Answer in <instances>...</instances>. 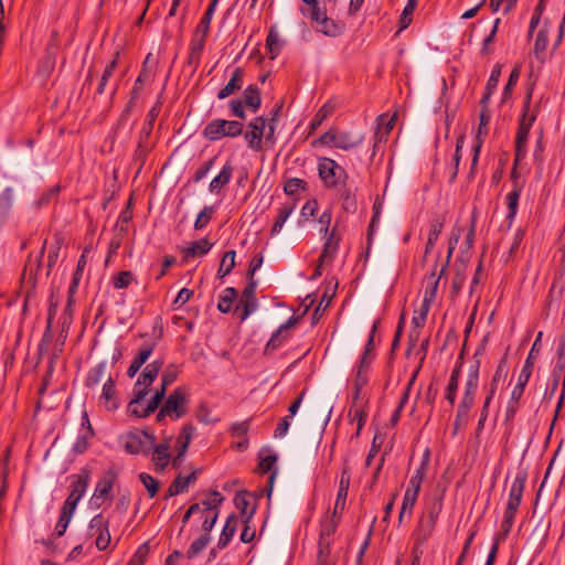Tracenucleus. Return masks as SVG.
I'll list each match as a JSON object with an SVG mask.
<instances>
[{
    "mask_svg": "<svg viewBox=\"0 0 565 565\" xmlns=\"http://www.w3.org/2000/svg\"><path fill=\"white\" fill-rule=\"evenodd\" d=\"M307 8H301V13L308 15L310 20L317 23L316 30L327 36H339L344 31V23L328 18L326 4H321L319 0H302Z\"/></svg>",
    "mask_w": 565,
    "mask_h": 565,
    "instance_id": "nucleus-1",
    "label": "nucleus"
},
{
    "mask_svg": "<svg viewBox=\"0 0 565 565\" xmlns=\"http://www.w3.org/2000/svg\"><path fill=\"white\" fill-rule=\"evenodd\" d=\"M244 125L237 120L213 119L202 131L209 141H216L224 137L235 138L243 134Z\"/></svg>",
    "mask_w": 565,
    "mask_h": 565,
    "instance_id": "nucleus-2",
    "label": "nucleus"
},
{
    "mask_svg": "<svg viewBox=\"0 0 565 565\" xmlns=\"http://www.w3.org/2000/svg\"><path fill=\"white\" fill-rule=\"evenodd\" d=\"M319 177L328 189H335L348 179L345 170L330 158H320L318 163Z\"/></svg>",
    "mask_w": 565,
    "mask_h": 565,
    "instance_id": "nucleus-3",
    "label": "nucleus"
},
{
    "mask_svg": "<svg viewBox=\"0 0 565 565\" xmlns=\"http://www.w3.org/2000/svg\"><path fill=\"white\" fill-rule=\"evenodd\" d=\"M209 495L210 498L204 499L201 502H196L198 504H201L199 513L204 516L201 530L205 531L207 529H213L220 514V508L225 501L224 495L216 489L210 490Z\"/></svg>",
    "mask_w": 565,
    "mask_h": 565,
    "instance_id": "nucleus-4",
    "label": "nucleus"
},
{
    "mask_svg": "<svg viewBox=\"0 0 565 565\" xmlns=\"http://www.w3.org/2000/svg\"><path fill=\"white\" fill-rule=\"evenodd\" d=\"M156 443V436L148 430L129 433L125 443V450L130 455H149Z\"/></svg>",
    "mask_w": 565,
    "mask_h": 565,
    "instance_id": "nucleus-5",
    "label": "nucleus"
},
{
    "mask_svg": "<svg viewBox=\"0 0 565 565\" xmlns=\"http://www.w3.org/2000/svg\"><path fill=\"white\" fill-rule=\"evenodd\" d=\"M186 388L177 387L164 401L163 413H169V417L173 420L183 417L188 413Z\"/></svg>",
    "mask_w": 565,
    "mask_h": 565,
    "instance_id": "nucleus-6",
    "label": "nucleus"
},
{
    "mask_svg": "<svg viewBox=\"0 0 565 565\" xmlns=\"http://www.w3.org/2000/svg\"><path fill=\"white\" fill-rule=\"evenodd\" d=\"M318 142L327 147L350 150L359 146L361 143V139L353 138L349 132L339 131L335 128H330L322 136H320Z\"/></svg>",
    "mask_w": 565,
    "mask_h": 565,
    "instance_id": "nucleus-7",
    "label": "nucleus"
},
{
    "mask_svg": "<svg viewBox=\"0 0 565 565\" xmlns=\"http://www.w3.org/2000/svg\"><path fill=\"white\" fill-rule=\"evenodd\" d=\"M479 362L475 361L468 369L463 394L458 407L471 411L479 387Z\"/></svg>",
    "mask_w": 565,
    "mask_h": 565,
    "instance_id": "nucleus-8",
    "label": "nucleus"
},
{
    "mask_svg": "<svg viewBox=\"0 0 565 565\" xmlns=\"http://www.w3.org/2000/svg\"><path fill=\"white\" fill-rule=\"evenodd\" d=\"M109 522L102 513L95 515L88 524V535L95 536V545L99 551H105L110 543Z\"/></svg>",
    "mask_w": 565,
    "mask_h": 565,
    "instance_id": "nucleus-9",
    "label": "nucleus"
},
{
    "mask_svg": "<svg viewBox=\"0 0 565 565\" xmlns=\"http://www.w3.org/2000/svg\"><path fill=\"white\" fill-rule=\"evenodd\" d=\"M152 129H153V127H151L150 125H145V124L142 125V127L140 129L137 147H136V150L132 156L134 161L136 163H138L137 173H139L141 171V169L143 168V166L147 161L148 154L153 149V143L150 142V136H151Z\"/></svg>",
    "mask_w": 565,
    "mask_h": 565,
    "instance_id": "nucleus-10",
    "label": "nucleus"
},
{
    "mask_svg": "<svg viewBox=\"0 0 565 565\" xmlns=\"http://www.w3.org/2000/svg\"><path fill=\"white\" fill-rule=\"evenodd\" d=\"M526 480H527V471L525 469H520L516 472L514 480L511 484V489L509 492V499H508L505 509L518 512L519 507L522 502Z\"/></svg>",
    "mask_w": 565,
    "mask_h": 565,
    "instance_id": "nucleus-11",
    "label": "nucleus"
},
{
    "mask_svg": "<svg viewBox=\"0 0 565 565\" xmlns=\"http://www.w3.org/2000/svg\"><path fill=\"white\" fill-rule=\"evenodd\" d=\"M516 167H518V164H515V159H514L513 168L511 170V179L513 180L514 186H513V190L507 195L508 209H509L507 220L509 222V225L512 224V222L516 215L519 200H520L521 192H522V184L519 183L520 174L516 170Z\"/></svg>",
    "mask_w": 565,
    "mask_h": 565,
    "instance_id": "nucleus-12",
    "label": "nucleus"
},
{
    "mask_svg": "<svg viewBox=\"0 0 565 565\" xmlns=\"http://www.w3.org/2000/svg\"><path fill=\"white\" fill-rule=\"evenodd\" d=\"M157 65V62L152 60L151 53H149L145 61L142 62L141 70L139 72L138 77L135 81L134 87L131 89V95L134 97H139L143 86L151 79L153 76L154 67Z\"/></svg>",
    "mask_w": 565,
    "mask_h": 565,
    "instance_id": "nucleus-13",
    "label": "nucleus"
},
{
    "mask_svg": "<svg viewBox=\"0 0 565 565\" xmlns=\"http://www.w3.org/2000/svg\"><path fill=\"white\" fill-rule=\"evenodd\" d=\"M172 437H166L159 445H153L152 448V462L154 465V470L157 472H163V470L168 467L170 461V445Z\"/></svg>",
    "mask_w": 565,
    "mask_h": 565,
    "instance_id": "nucleus-14",
    "label": "nucleus"
},
{
    "mask_svg": "<svg viewBox=\"0 0 565 565\" xmlns=\"http://www.w3.org/2000/svg\"><path fill=\"white\" fill-rule=\"evenodd\" d=\"M71 492L67 498L72 499L73 501L79 502V500L83 498L88 483L90 479L89 470L82 469L78 475H73L71 477Z\"/></svg>",
    "mask_w": 565,
    "mask_h": 565,
    "instance_id": "nucleus-15",
    "label": "nucleus"
},
{
    "mask_svg": "<svg viewBox=\"0 0 565 565\" xmlns=\"http://www.w3.org/2000/svg\"><path fill=\"white\" fill-rule=\"evenodd\" d=\"M532 94H533V87H529L525 98H524L522 116L519 120V126H518V130H516V132L524 134L526 136H529L531 127L536 119L535 113L530 114Z\"/></svg>",
    "mask_w": 565,
    "mask_h": 565,
    "instance_id": "nucleus-16",
    "label": "nucleus"
},
{
    "mask_svg": "<svg viewBox=\"0 0 565 565\" xmlns=\"http://www.w3.org/2000/svg\"><path fill=\"white\" fill-rule=\"evenodd\" d=\"M117 478L118 473L115 469L106 470L97 482L93 497L95 499L109 497Z\"/></svg>",
    "mask_w": 565,
    "mask_h": 565,
    "instance_id": "nucleus-17",
    "label": "nucleus"
},
{
    "mask_svg": "<svg viewBox=\"0 0 565 565\" xmlns=\"http://www.w3.org/2000/svg\"><path fill=\"white\" fill-rule=\"evenodd\" d=\"M234 173V166L231 160L226 161L222 170L215 175L210 182L209 190L211 193L218 194L223 188H225Z\"/></svg>",
    "mask_w": 565,
    "mask_h": 565,
    "instance_id": "nucleus-18",
    "label": "nucleus"
},
{
    "mask_svg": "<svg viewBox=\"0 0 565 565\" xmlns=\"http://www.w3.org/2000/svg\"><path fill=\"white\" fill-rule=\"evenodd\" d=\"M397 113L395 111L391 117L387 114H382L377 117V128L375 131V143L385 142L392 129L395 126Z\"/></svg>",
    "mask_w": 565,
    "mask_h": 565,
    "instance_id": "nucleus-19",
    "label": "nucleus"
},
{
    "mask_svg": "<svg viewBox=\"0 0 565 565\" xmlns=\"http://www.w3.org/2000/svg\"><path fill=\"white\" fill-rule=\"evenodd\" d=\"M244 75V70L242 67H236L228 83L218 92L217 98L224 99L239 90L243 86Z\"/></svg>",
    "mask_w": 565,
    "mask_h": 565,
    "instance_id": "nucleus-20",
    "label": "nucleus"
},
{
    "mask_svg": "<svg viewBox=\"0 0 565 565\" xmlns=\"http://www.w3.org/2000/svg\"><path fill=\"white\" fill-rule=\"evenodd\" d=\"M82 419H83L82 426L86 427L87 430L84 435L78 436L75 444L73 445L72 451L75 455L84 454L88 449V446H89L88 439L94 436V430L92 428V425L89 423L88 415L86 412L83 413Z\"/></svg>",
    "mask_w": 565,
    "mask_h": 565,
    "instance_id": "nucleus-21",
    "label": "nucleus"
},
{
    "mask_svg": "<svg viewBox=\"0 0 565 565\" xmlns=\"http://www.w3.org/2000/svg\"><path fill=\"white\" fill-rule=\"evenodd\" d=\"M156 348V342H150L149 344H145L138 352V354L132 360L131 364L127 370V375L129 377H134L136 373L140 370V367L147 362L152 351Z\"/></svg>",
    "mask_w": 565,
    "mask_h": 565,
    "instance_id": "nucleus-22",
    "label": "nucleus"
},
{
    "mask_svg": "<svg viewBox=\"0 0 565 565\" xmlns=\"http://www.w3.org/2000/svg\"><path fill=\"white\" fill-rule=\"evenodd\" d=\"M57 51L58 44L56 40V34H53L45 49V56L41 65V70L43 73L50 74L54 70L56 64Z\"/></svg>",
    "mask_w": 565,
    "mask_h": 565,
    "instance_id": "nucleus-23",
    "label": "nucleus"
},
{
    "mask_svg": "<svg viewBox=\"0 0 565 565\" xmlns=\"http://www.w3.org/2000/svg\"><path fill=\"white\" fill-rule=\"evenodd\" d=\"M110 375L109 367L105 361L98 363L95 367L90 369L85 379V386L88 388L96 387L103 379Z\"/></svg>",
    "mask_w": 565,
    "mask_h": 565,
    "instance_id": "nucleus-24",
    "label": "nucleus"
},
{
    "mask_svg": "<svg viewBox=\"0 0 565 565\" xmlns=\"http://www.w3.org/2000/svg\"><path fill=\"white\" fill-rule=\"evenodd\" d=\"M237 524H238L237 516L234 513L228 515V518L225 522V525L221 532V535H220V539L217 542V548L223 550L228 545V543L231 542L232 537L234 536V534L236 532Z\"/></svg>",
    "mask_w": 565,
    "mask_h": 565,
    "instance_id": "nucleus-25",
    "label": "nucleus"
},
{
    "mask_svg": "<svg viewBox=\"0 0 565 565\" xmlns=\"http://www.w3.org/2000/svg\"><path fill=\"white\" fill-rule=\"evenodd\" d=\"M429 468V451L427 450L420 461L419 467L416 469L414 476L409 480L408 489L419 492L422 482Z\"/></svg>",
    "mask_w": 565,
    "mask_h": 565,
    "instance_id": "nucleus-26",
    "label": "nucleus"
},
{
    "mask_svg": "<svg viewBox=\"0 0 565 565\" xmlns=\"http://www.w3.org/2000/svg\"><path fill=\"white\" fill-rule=\"evenodd\" d=\"M163 366L162 361H153L149 363L143 371L141 372L139 379L137 380L136 386L143 385L146 387L150 386L154 379L158 376L161 367Z\"/></svg>",
    "mask_w": 565,
    "mask_h": 565,
    "instance_id": "nucleus-27",
    "label": "nucleus"
},
{
    "mask_svg": "<svg viewBox=\"0 0 565 565\" xmlns=\"http://www.w3.org/2000/svg\"><path fill=\"white\" fill-rule=\"evenodd\" d=\"M339 198L342 201V207L347 213H355L358 210V202L354 191L347 186V183L338 186Z\"/></svg>",
    "mask_w": 565,
    "mask_h": 565,
    "instance_id": "nucleus-28",
    "label": "nucleus"
},
{
    "mask_svg": "<svg viewBox=\"0 0 565 565\" xmlns=\"http://www.w3.org/2000/svg\"><path fill=\"white\" fill-rule=\"evenodd\" d=\"M213 244L209 242L207 238H201L199 241L193 242L189 247L183 249V258H193V257H200L205 254H207Z\"/></svg>",
    "mask_w": 565,
    "mask_h": 565,
    "instance_id": "nucleus-29",
    "label": "nucleus"
},
{
    "mask_svg": "<svg viewBox=\"0 0 565 565\" xmlns=\"http://www.w3.org/2000/svg\"><path fill=\"white\" fill-rule=\"evenodd\" d=\"M20 194V190L11 186L6 188L0 194V220L7 217L13 206L14 199Z\"/></svg>",
    "mask_w": 565,
    "mask_h": 565,
    "instance_id": "nucleus-30",
    "label": "nucleus"
},
{
    "mask_svg": "<svg viewBox=\"0 0 565 565\" xmlns=\"http://www.w3.org/2000/svg\"><path fill=\"white\" fill-rule=\"evenodd\" d=\"M102 397L105 399V405L108 409L115 411L119 407V402L116 397L115 381L111 379V375H108L103 385Z\"/></svg>",
    "mask_w": 565,
    "mask_h": 565,
    "instance_id": "nucleus-31",
    "label": "nucleus"
},
{
    "mask_svg": "<svg viewBox=\"0 0 565 565\" xmlns=\"http://www.w3.org/2000/svg\"><path fill=\"white\" fill-rule=\"evenodd\" d=\"M248 495L249 492L247 490H242L237 492L234 498V504L241 511V514L244 518V523H249L250 519L253 518L256 511V507H253L249 512L247 511V508L249 505V502L247 500Z\"/></svg>",
    "mask_w": 565,
    "mask_h": 565,
    "instance_id": "nucleus-32",
    "label": "nucleus"
},
{
    "mask_svg": "<svg viewBox=\"0 0 565 565\" xmlns=\"http://www.w3.org/2000/svg\"><path fill=\"white\" fill-rule=\"evenodd\" d=\"M349 487H350L349 468H344L342 470L341 478H340L339 490H338V495H337L335 505H334V512L337 511L338 508H340L341 510L344 509L345 500H347L348 492H349Z\"/></svg>",
    "mask_w": 565,
    "mask_h": 565,
    "instance_id": "nucleus-33",
    "label": "nucleus"
},
{
    "mask_svg": "<svg viewBox=\"0 0 565 565\" xmlns=\"http://www.w3.org/2000/svg\"><path fill=\"white\" fill-rule=\"evenodd\" d=\"M243 103L246 107H250L254 113H256L260 105V90L255 85H249L243 92Z\"/></svg>",
    "mask_w": 565,
    "mask_h": 565,
    "instance_id": "nucleus-34",
    "label": "nucleus"
},
{
    "mask_svg": "<svg viewBox=\"0 0 565 565\" xmlns=\"http://www.w3.org/2000/svg\"><path fill=\"white\" fill-rule=\"evenodd\" d=\"M194 426L191 423H186L183 425V427L180 430V434L177 438V451L180 452V455H185L190 441L194 434Z\"/></svg>",
    "mask_w": 565,
    "mask_h": 565,
    "instance_id": "nucleus-35",
    "label": "nucleus"
},
{
    "mask_svg": "<svg viewBox=\"0 0 565 565\" xmlns=\"http://www.w3.org/2000/svg\"><path fill=\"white\" fill-rule=\"evenodd\" d=\"M218 3V0H211L207 9L205 10L203 17L201 18L199 24L195 28L194 33L201 34L203 36H207L210 32V24L213 18V13Z\"/></svg>",
    "mask_w": 565,
    "mask_h": 565,
    "instance_id": "nucleus-36",
    "label": "nucleus"
},
{
    "mask_svg": "<svg viewBox=\"0 0 565 565\" xmlns=\"http://www.w3.org/2000/svg\"><path fill=\"white\" fill-rule=\"evenodd\" d=\"M247 127L248 130L244 134V137L247 140L248 147L252 150L260 151L265 131L259 129V126L248 124Z\"/></svg>",
    "mask_w": 565,
    "mask_h": 565,
    "instance_id": "nucleus-37",
    "label": "nucleus"
},
{
    "mask_svg": "<svg viewBox=\"0 0 565 565\" xmlns=\"http://www.w3.org/2000/svg\"><path fill=\"white\" fill-rule=\"evenodd\" d=\"M548 42V31L546 26H543L536 35V40L534 43V55L541 62L544 63L546 56V49Z\"/></svg>",
    "mask_w": 565,
    "mask_h": 565,
    "instance_id": "nucleus-38",
    "label": "nucleus"
},
{
    "mask_svg": "<svg viewBox=\"0 0 565 565\" xmlns=\"http://www.w3.org/2000/svg\"><path fill=\"white\" fill-rule=\"evenodd\" d=\"M118 60H119V52L117 51L114 54V58L106 65L104 72L102 74V77L99 79L97 90H96V93L98 95H104L106 93V86L108 84V79L113 76L115 70L117 68Z\"/></svg>",
    "mask_w": 565,
    "mask_h": 565,
    "instance_id": "nucleus-39",
    "label": "nucleus"
},
{
    "mask_svg": "<svg viewBox=\"0 0 565 565\" xmlns=\"http://www.w3.org/2000/svg\"><path fill=\"white\" fill-rule=\"evenodd\" d=\"M340 238L335 235L334 231L327 234V239L324 242L322 253L318 259V262L323 263L326 259L331 260L334 253L339 247Z\"/></svg>",
    "mask_w": 565,
    "mask_h": 565,
    "instance_id": "nucleus-40",
    "label": "nucleus"
},
{
    "mask_svg": "<svg viewBox=\"0 0 565 565\" xmlns=\"http://www.w3.org/2000/svg\"><path fill=\"white\" fill-rule=\"evenodd\" d=\"M237 290L234 287H227L223 290V295L220 297L217 302V309L222 313H228L233 309V303L237 299Z\"/></svg>",
    "mask_w": 565,
    "mask_h": 565,
    "instance_id": "nucleus-41",
    "label": "nucleus"
},
{
    "mask_svg": "<svg viewBox=\"0 0 565 565\" xmlns=\"http://www.w3.org/2000/svg\"><path fill=\"white\" fill-rule=\"evenodd\" d=\"M294 210L295 203H286L278 209L276 221L270 230L271 235H275L281 231L284 224L286 223L287 218L292 214Z\"/></svg>",
    "mask_w": 565,
    "mask_h": 565,
    "instance_id": "nucleus-42",
    "label": "nucleus"
},
{
    "mask_svg": "<svg viewBox=\"0 0 565 565\" xmlns=\"http://www.w3.org/2000/svg\"><path fill=\"white\" fill-rule=\"evenodd\" d=\"M212 529H207L206 531L205 530H202V534L192 542V544L190 545L188 552H186V557L188 558H194L199 553H201L206 546L207 544L210 543V533H211Z\"/></svg>",
    "mask_w": 565,
    "mask_h": 565,
    "instance_id": "nucleus-43",
    "label": "nucleus"
},
{
    "mask_svg": "<svg viewBox=\"0 0 565 565\" xmlns=\"http://www.w3.org/2000/svg\"><path fill=\"white\" fill-rule=\"evenodd\" d=\"M440 276H436L435 270L427 278V286L424 294L423 302L431 306L433 301L436 298L437 289L439 285Z\"/></svg>",
    "mask_w": 565,
    "mask_h": 565,
    "instance_id": "nucleus-44",
    "label": "nucleus"
},
{
    "mask_svg": "<svg viewBox=\"0 0 565 565\" xmlns=\"http://www.w3.org/2000/svg\"><path fill=\"white\" fill-rule=\"evenodd\" d=\"M418 493L419 492L411 490L408 488L406 489L404 498H403L402 507H401V510H399V514H398V521L399 522L403 521V519H404L406 513H408V515L412 514V510H413V508H414V505L416 503Z\"/></svg>",
    "mask_w": 565,
    "mask_h": 565,
    "instance_id": "nucleus-45",
    "label": "nucleus"
},
{
    "mask_svg": "<svg viewBox=\"0 0 565 565\" xmlns=\"http://www.w3.org/2000/svg\"><path fill=\"white\" fill-rule=\"evenodd\" d=\"M166 392H167V387L164 385H161V387L159 390H157L156 393L153 394V396L150 398L148 405L141 409L140 415L148 417L152 413H154L156 409L161 404V402L163 401V398L166 396Z\"/></svg>",
    "mask_w": 565,
    "mask_h": 565,
    "instance_id": "nucleus-46",
    "label": "nucleus"
},
{
    "mask_svg": "<svg viewBox=\"0 0 565 565\" xmlns=\"http://www.w3.org/2000/svg\"><path fill=\"white\" fill-rule=\"evenodd\" d=\"M505 369H507V355H504L500 360L499 365L491 379V382L488 387V393H487L490 396H494L500 381L505 376Z\"/></svg>",
    "mask_w": 565,
    "mask_h": 565,
    "instance_id": "nucleus-47",
    "label": "nucleus"
},
{
    "mask_svg": "<svg viewBox=\"0 0 565 565\" xmlns=\"http://www.w3.org/2000/svg\"><path fill=\"white\" fill-rule=\"evenodd\" d=\"M148 394V390L145 386L143 388H134V398L128 404V413H130L132 416L138 418H145V416H141V409L138 408V404L145 398V396Z\"/></svg>",
    "mask_w": 565,
    "mask_h": 565,
    "instance_id": "nucleus-48",
    "label": "nucleus"
},
{
    "mask_svg": "<svg viewBox=\"0 0 565 565\" xmlns=\"http://www.w3.org/2000/svg\"><path fill=\"white\" fill-rule=\"evenodd\" d=\"M266 49L269 53V58L274 60L280 52V43L278 33L275 26L270 28L268 35L266 38Z\"/></svg>",
    "mask_w": 565,
    "mask_h": 565,
    "instance_id": "nucleus-49",
    "label": "nucleus"
},
{
    "mask_svg": "<svg viewBox=\"0 0 565 565\" xmlns=\"http://www.w3.org/2000/svg\"><path fill=\"white\" fill-rule=\"evenodd\" d=\"M516 513L518 512H515V511L505 509L503 520L501 522V530L499 533H497L495 537H498L499 540H502V541H504L508 537V535L511 532V529L513 526L514 518H515Z\"/></svg>",
    "mask_w": 565,
    "mask_h": 565,
    "instance_id": "nucleus-50",
    "label": "nucleus"
},
{
    "mask_svg": "<svg viewBox=\"0 0 565 565\" xmlns=\"http://www.w3.org/2000/svg\"><path fill=\"white\" fill-rule=\"evenodd\" d=\"M235 250H228L224 254L217 270V276L220 278H224L233 270L235 267Z\"/></svg>",
    "mask_w": 565,
    "mask_h": 565,
    "instance_id": "nucleus-51",
    "label": "nucleus"
},
{
    "mask_svg": "<svg viewBox=\"0 0 565 565\" xmlns=\"http://www.w3.org/2000/svg\"><path fill=\"white\" fill-rule=\"evenodd\" d=\"M257 308V300H243L239 299L238 303L235 307V312H238V317L241 321L247 319V317L254 312Z\"/></svg>",
    "mask_w": 565,
    "mask_h": 565,
    "instance_id": "nucleus-52",
    "label": "nucleus"
},
{
    "mask_svg": "<svg viewBox=\"0 0 565 565\" xmlns=\"http://www.w3.org/2000/svg\"><path fill=\"white\" fill-rule=\"evenodd\" d=\"M139 480L147 489L150 498H153L158 493L160 488V481L158 479L153 478L149 473L141 472L139 475Z\"/></svg>",
    "mask_w": 565,
    "mask_h": 565,
    "instance_id": "nucleus-53",
    "label": "nucleus"
},
{
    "mask_svg": "<svg viewBox=\"0 0 565 565\" xmlns=\"http://www.w3.org/2000/svg\"><path fill=\"white\" fill-rule=\"evenodd\" d=\"M444 224H445V216L444 215H437L435 216L431 222H430V226H429V233H428V238L427 241H429L430 243H435L438 241V237H439V234L441 233V230L444 227Z\"/></svg>",
    "mask_w": 565,
    "mask_h": 565,
    "instance_id": "nucleus-54",
    "label": "nucleus"
},
{
    "mask_svg": "<svg viewBox=\"0 0 565 565\" xmlns=\"http://www.w3.org/2000/svg\"><path fill=\"white\" fill-rule=\"evenodd\" d=\"M529 136L524 134L516 132L515 136V164H519L521 160H523L526 156V143H527Z\"/></svg>",
    "mask_w": 565,
    "mask_h": 565,
    "instance_id": "nucleus-55",
    "label": "nucleus"
},
{
    "mask_svg": "<svg viewBox=\"0 0 565 565\" xmlns=\"http://www.w3.org/2000/svg\"><path fill=\"white\" fill-rule=\"evenodd\" d=\"M333 107L329 104H324L313 116L310 122V132L315 131L321 124L331 115Z\"/></svg>",
    "mask_w": 565,
    "mask_h": 565,
    "instance_id": "nucleus-56",
    "label": "nucleus"
},
{
    "mask_svg": "<svg viewBox=\"0 0 565 565\" xmlns=\"http://www.w3.org/2000/svg\"><path fill=\"white\" fill-rule=\"evenodd\" d=\"M307 190V182L302 179L292 178L285 182L284 191L287 195H296L300 191Z\"/></svg>",
    "mask_w": 565,
    "mask_h": 565,
    "instance_id": "nucleus-57",
    "label": "nucleus"
},
{
    "mask_svg": "<svg viewBox=\"0 0 565 565\" xmlns=\"http://www.w3.org/2000/svg\"><path fill=\"white\" fill-rule=\"evenodd\" d=\"M287 339V332L278 328L270 337L269 341L265 347V353H271L277 350L281 343Z\"/></svg>",
    "mask_w": 565,
    "mask_h": 565,
    "instance_id": "nucleus-58",
    "label": "nucleus"
},
{
    "mask_svg": "<svg viewBox=\"0 0 565 565\" xmlns=\"http://www.w3.org/2000/svg\"><path fill=\"white\" fill-rule=\"evenodd\" d=\"M210 415H211V409L209 408L206 403H200L195 411L196 419L204 425L215 424L220 420V418H217V417L213 418Z\"/></svg>",
    "mask_w": 565,
    "mask_h": 565,
    "instance_id": "nucleus-59",
    "label": "nucleus"
},
{
    "mask_svg": "<svg viewBox=\"0 0 565 565\" xmlns=\"http://www.w3.org/2000/svg\"><path fill=\"white\" fill-rule=\"evenodd\" d=\"M470 411L461 407H457L456 417L452 426V435L456 436L459 430L465 427L469 422Z\"/></svg>",
    "mask_w": 565,
    "mask_h": 565,
    "instance_id": "nucleus-60",
    "label": "nucleus"
},
{
    "mask_svg": "<svg viewBox=\"0 0 565 565\" xmlns=\"http://www.w3.org/2000/svg\"><path fill=\"white\" fill-rule=\"evenodd\" d=\"M329 553H330L329 544L326 543L323 532H321L320 537H319V551H318V555H317V565H333L328 559Z\"/></svg>",
    "mask_w": 565,
    "mask_h": 565,
    "instance_id": "nucleus-61",
    "label": "nucleus"
},
{
    "mask_svg": "<svg viewBox=\"0 0 565 565\" xmlns=\"http://www.w3.org/2000/svg\"><path fill=\"white\" fill-rule=\"evenodd\" d=\"M150 552L149 543L146 542L139 546L127 565H143Z\"/></svg>",
    "mask_w": 565,
    "mask_h": 565,
    "instance_id": "nucleus-62",
    "label": "nucleus"
},
{
    "mask_svg": "<svg viewBox=\"0 0 565 565\" xmlns=\"http://www.w3.org/2000/svg\"><path fill=\"white\" fill-rule=\"evenodd\" d=\"M214 212V206H204V209L199 213L194 222V228L202 230L203 227H205L206 224L211 221Z\"/></svg>",
    "mask_w": 565,
    "mask_h": 565,
    "instance_id": "nucleus-63",
    "label": "nucleus"
},
{
    "mask_svg": "<svg viewBox=\"0 0 565 565\" xmlns=\"http://www.w3.org/2000/svg\"><path fill=\"white\" fill-rule=\"evenodd\" d=\"M134 279V275L130 270L119 271L113 279L114 287L116 289L127 288Z\"/></svg>",
    "mask_w": 565,
    "mask_h": 565,
    "instance_id": "nucleus-64",
    "label": "nucleus"
}]
</instances>
